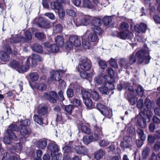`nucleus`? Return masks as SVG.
<instances>
[{
    "mask_svg": "<svg viewBox=\"0 0 160 160\" xmlns=\"http://www.w3.org/2000/svg\"><path fill=\"white\" fill-rule=\"evenodd\" d=\"M149 54L150 51L147 47L138 51L135 54L133 53L130 56L129 63L131 65L136 62L137 58H138V62L139 64L142 63L148 64L151 58Z\"/></svg>",
    "mask_w": 160,
    "mask_h": 160,
    "instance_id": "f257e3e1",
    "label": "nucleus"
},
{
    "mask_svg": "<svg viewBox=\"0 0 160 160\" xmlns=\"http://www.w3.org/2000/svg\"><path fill=\"white\" fill-rule=\"evenodd\" d=\"M112 18L111 16H106L104 17L102 19V21L104 25H109L112 22Z\"/></svg>",
    "mask_w": 160,
    "mask_h": 160,
    "instance_id": "ea45409f",
    "label": "nucleus"
},
{
    "mask_svg": "<svg viewBox=\"0 0 160 160\" xmlns=\"http://www.w3.org/2000/svg\"><path fill=\"white\" fill-rule=\"evenodd\" d=\"M74 107L71 105L64 106V109L65 111L68 113V115L65 114V115L68 119H71V114L72 113V111L74 109Z\"/></svg>",
    "mask_w": 160,
    "mask_h": 160,
    "instance_id": "4be33fe9",
    "label": "nucleus"
},
{
    "mask_svg": "<svg viewBox=\"0 0 160 160\" xmlns=\"http://www.w3.org/2000/svg\"><path fill=\"white\" fill-rule=\"evenodd\" d=\"M59 47L56 44H53L51 45L49 47V49L52 52L56 53L59 51Z\"/></svg>",
    "mask_w": 160,
    "mask_h": 160,
    "instance_id": "6e6d98bb",
    "label": "nucleus"
},
{
    "mask_svg": "<svg viewBox=\"0 0 160 160\" xmlns=\"http://www.w3.org/2000/svg\"><path fill=\"white\" fill-rule=\"evenodd\" d=\"M92 29L94 32L99 34L102 32L101 29L100 28L102 23V21L99 18H93L91 21Z\"/></svg>",
    "mask_w": 160,
    "mask_h": 160,
    "instance_id": "0eeeda50",
    "label": "nucleus"
},
{
    "mask_svg": "<svg viewBox=\"0 0 160 160\" xmlns=\"http://www.w3.org/2000/svg\"><path fill=\"white\" fill-rule=\"evenodd\" d=\"M125 129L127 132L130 134H133L135 132L134 128L131 124L128 125L126 127Z\"/></svg>",
    "mask_w": 160,
    "mask_h": 160,
    "instance_id": "5fc2aeb1",
    "label": "nucleus"
},
{
    "mask_svg": "<svg viewBox=\"0 0 160 160\" xmlns=\"http://www.w3.org/2000/svg\"><path fill=\"white\" fill-rule=\"evenodd\" d=\"M84 35L81 37L82 42V44L83 46L86 49H89L91 46V44L90 42L85 40H83Z\"/></svg>",
    "mask_w": 160,
    "mask_h": 160,
    "instance_id": "a18cd8bd",
    "label": "nucleus"
},
{
    "mask_svg": "<svg viewBox=\"0 0 160 160\" xmlns=\"http://www.w3.org/2000/svg\"><path fill=\"white\" fill-rule=\"evenodd\" d=\"M35 87L38 89L43 91L46 89L47 88V85L44 83H37L35 85Z\"/></svg>",
    "mask_w": 160,
    "mask_h": 160,
    "instance_id": "a19ab883",
    "label": "nucleus"
},
{
    "mask_svg": "<svg viewBox=\"0 0 160 160\" xmlns=\"http://www.w3.org/2000/svg\"><path fill=\"white\" fill-rule=\"evenodd\" d=\"M42 60V58L39 55L33 54L28 58L26 62L27 63H28L31 61L32 66H34L36 65L37 61L41 62Z\"/></svg>",
    "mask_w": 160,
    "mask_h": 160,
    "instance_id": "1a4fd4ad",
    "label": "nucleus"
},
{
    "mask_svg": "<svg viewBox=\"0 0 160 160\" xmlns=\"http://www.w3.org/2000/svg\"><path fill=\"white\" fill-rule=\"evenodd\" d=\"M81 44V38L76 35L70 36L68 40L65 43V47L66 48L70 50L72 49L73 46L75 47H79Z\"/></svg>",
    "mask_w": 160,
    "mask_h": 160,
    "instance_id": "7ed1b4c3",
    "label": "nucleus"
},
{
    "mask_svg": "<svg viewBox=\"0 0 160 160\" xmlns=\"http://www.w3.org/2000/svg\"><path fill=\"white\" fill-rule=\"evenodd\" d=\"M114 86L113 83H106L104 84L103 86L99 88L100 91L102 93L106 94H109V91L114 89Z\"/></svg>",
    "mask_w": 160,
    "mask_h": 160,
    "instance_id": "f8f14e48",
    "label": "nucleus"
},
{
    "mask_svg": "<svg viewBox=\"0 0 160 160\" xmlns=\"http://www.w3.org/2000/svg\"><path fill=\"white\" fill-rule=\"evenodd\" d=\"M103 78L107 81V83H112L114 81L113 78L111 76H110L108 75H105L103 77Z\"/></svg>",
    "mask_w": 160,
    "mask_h": 160,
    "instance_id": "bf43d9fd",
    "label": "nucleus"
},
{
    "mask_svg": "<svg viewBox=\"0 0 160 160\" xmlns=\"http://www.w3.org/2000/svg\"><path fill=\"white\" fill-rule=\"evenodd\" d=\"M4 49L5 52L4 51H0V58L2 61L7 62L9 59L8 54L11 52V51L10 47L8 45L5 47Z\"/></svg>",
    "mask_w": 160,
    "mask_h": 160,
    "instance_id": "6e6552de",
    "label": "nucleus"
},
{
    "mask_svg": "<svg viewBox=\"0 0 160 160\" xmlns=\"http://www.w3.org/2000/svg\"><path fill=\"white\" fill-rule=\"evenodd\" d=\"M59 150V148L58 146L54 142L50 143L47 147V152L51 153V155L52 157L55 155L56 152L58 151Z\"/></svg>",
    "mask_w": 160,
    "mask_h": 160,
    "instance_id": "ddd939ff",
    "label": "nucleus"
},
{
    "mask_svg": "<svg viewBox=\"0 0 160 160\" xmlns=\"http://www.w3.org/2000/svg\"><path fill=\"white\" fill-rule=\"evenodd\" d=\"M96 5L95 9L98 11L101 10L103 6L106 7L109 4L108 0H92Z\"/></svg>",
    "mask_w": 160,
    "mask_h": 160,
    "instance_id": "9d476101",
    "label": "nucleus"
},
{
    "mask_svg": "<svg viewBox=\"0 0 160 160\" xmlns=\"http://www.w3.org/2000/svg\"><path fill=\"white\" fill-rule=\"evenodd\" d=\"M62 27L60 24L56 25L53 28V31L54 32L58 33L61 32Z\"/></svg>",
    "mask_w": 160,
    "mask_h": 160,
    "instance_id": "de8ad7c7",
    "label": "nucleus"
},
{
    "mask_svg": "<svg viewBox=\"0 0 160 160\" xmlns=\"http://www.w3.org/2000/svg\"><path fill=\"white\" fill-rule=\"evenodd\" d=\"M81 128L82 132L84 133L89 134L91 132L90 129L87 126L82 125Z\"/></svg>",
    "mask_w": 160,
    "mask_h": 160,
    "instance_id": "09e8293b",
    "label": "nucleus"
},
{
    "mask_svg": "<svg viewBox=\"0 0 160 160\" xmlns=\"http://www.w3.org/2000/svg\"><path fill=\"white\" fill-rule=\"evenodd\" d=\"M121 146L124 149L125 148H129L130 145L128 142L124 141L122 142L120 144Z\"/></svg>",
    "mask_w": 160,
    "mask_h": 160,
    "instance_id": "69168bd1",
    "label": "nucleus"
},
{
    "mask_svg": "<svg viewBox=\"0 0 160 160\" xmlns=\"http://www.w3.org/2000/svg\"><path fill=\"white\" fill-rule=\"evenodd\" d=\"M146 121L145 118L140 116L138 118L137 124L142 128H144L146 126Z\"/></svg>",
    "mask_w": 160,
    "mask_h": 160,
    "instance_id": "a878e982",
    "label": "nucleus"
},
{
    "mask_svg": "<svg viewBox=\"0 0 160 160\" xmlns=\"http://www.w3.org/2000/svg\"><path fill=\"white\" fill-rule=\"evenodd\" d=\"M128 90L131 93H133L134 96H139L142 97L144 95V89L141 86L139 85L137 87L135 92L133 90L130 89V88H128Z\"/></svg>",
    "mask_w": 160,
    "mask_h": 160,
    "instance_id": "2eb2a0df",
    "label": "nucleus"
},
{
    "mask_svg": "<svg viewBox=\"0 0 160 160\" xmlns=\"http://www.w3.org/2000/svg\"><path fill=\"white\" fill-rule=\"evenodd\" d=\"M129 24L126 22L122 23L120 26V29L122 31L118 34V37L120 38L125 39L127 38L131 39L133 37V34L131 32L128 31Z\"/></svg>",
    "mask_w": 160,
    "mask_h": 160,
    "instance_id": "f03ea898",
    "label": "nucleus"
},
{
    "mask_svg": "<svg viewBox=\"0 0 160 160\" xmlns=\"http://www.w3.org/2000/svg\"><path fill=\"white\" fill-rule=\"evenodd\" d=\"M46 20L44 17H41L39 18L38 19V25L39 27H42L44 25Z\"/></svg>",
    "mask_w": 160,
    "mask_h": 160,
    "instance_id": "864d4df0",
    "label": "nucleus"
},
{
    "mask_svg": "<svg viewBox=\"0 0 160 160\" xmlns=\"http://www.w3.org/2000/svg\"><path fill=\"white\" fill-rule=\"evenodd\" d=\"M98 63L100 68L102 69H104L107 67L106 62L102 60H99Z\"/></svg>",
    "mask_w": 160,
    "mask_h": 160,
    "instance_id": "13d9d810",
    "label": "nucleus"
},
{
    "mask_svg": "<svg viewBox=\"0 0 160 160\" xmlns=\"http://www.w3.org/2000/svg\"><path fill=\"white\" fill-rule=\"evenodd\" d=\"M31 80L32 81H37L39 78V76L37 73L35 72H31L29 74Z\"/></svg>",
    "mask_w": 160,
    "mask_h": 160,
    "instance_id": "c03bdc74",
    "label": "nucleus"
},
{
    "mask_svg": "<svg viewBox=\"0 0 160 160\" xmlns=\"http://www.w3.org/2000/svg\"><path fill=\"white\" fill-rule=\"evenodd\" d=\"M64 72L62 70L54 71L52 72L51 76L48 79V82L51 83L54 81H58L59 78L60 73H64Z\"/></svg>",
    "mask_w": 160,
    "mask_h": 160,
    "instance_id": "dca6fc26",
    "label": "nucleus"
},
{
    "mask_svg": "<svg viewBox=\"0 0 160 160\" xmlns=\"http://www.w3.org/2000/svg\"><path fill=\"white\" fill-rule=\"evenodd\" d=\"M67 97L69 98H72L74 94V92L73 90L69 88H67L66 92Z\"/></svg>",
    "mask_w": 160,
    "mask_h": 160,
    "instance_id": "052dcab7",
    "label": "nucleus"
},
{
    "mask_svg": "<svg viewBox=\"0 0 160 160\" xmlns=\"http://www.w3.org/2000/svg\"><path fill=\"white\" fill-rule=\"evenodd\" d=\"M93 141V136H85L83 137V141L86 144H88Z\"/></svg>",
    "mask_w": 160,
    "mask_h": 160,
    "instance_id": "4c0bfd02",
    "label": "nucleus"
},
{
    "mask_svg": "<svg viewBox=\"0 0 160 160\" xmlns=\"http://www.w3.org/2000/svg\"><path fill=\"white\" fill-rule=\"evenodd\" d=\"M150 152V149L148 147L146 148L143 151L142 153V157L143 159H145L147 158Z\"/></svg>",
    "mask_w": 160,
    "mask_h": 160,
    "instance_id": "3c124183",
    "label": "nucleus"
},
{
    "mask_svg": "<svg viewBox=\"0 0 160 160\" xmlns=\"http://www.w3.org/2000/svg\"><path fill=\"white\" fill-rule=\"evenodd\" d=\"M91 67V63L90 61L85 57H82L80 59L79 63L78 71L81 70L83 71H88Z\"/></svg>",
    "mask_w": 160,
    "mask_h": 160,
    "instance_id": "39448f33",
    "label": "nucleus"
},
{
    "mask_svg": "<svg viewBox=\"0 0 160 160\" xmlns=\"http://www.w3.org/2000/svg\"><path fill=\"white\" fill-rule=\"evenodd\" d=\"M55 42L57 45L60 48L62 47L64 45V39L61 36H57L55 38Z\"/></svg>",
    "mask_w": 160,
    "mask_h": 160,
    "instance_id": "cd10ccee",
    "label": "nucleus"
},
{
    "mask_svg": "<svg viewBox=\"0 0 160 160\" xmlns=\"http://www.w3.org/2000/svg\"><path fill=\"white\" fill-rule=\"evenodd\" d=\"M94 82L96 85H98L102 83V78L99 76L95 77L94 79Z\"/></svg>",
    "mask_w": 160,
    "mask_h": 160,
    "instance_id": "680f3d73",
    "label": "nucleus"
},
{
    "mask_svg": "<svg viewBox=\"0 0 160 160\" xmlns=\"http://www.w3.org/2000/svg\"><path fill=\"white\" fill-rule=\"evenodd\" d=\"M143 101L142 99H140L138 101L137 106L138 108L141 109V112H144L145 108H144V105L143 104Z\"/></svg>",
    "mask_w": 160,
    "mask_h": 160,
    "instance_id": "49530a36",
    "label": "nucleus"
},
{
    "mask_svg": "<svg viewBox=\"0 0 160 160\" xmlns=\"http://www.w3.org/2000/svg\"><path fill=\"white\" fill-rule=\"evenodd\" d=\"M43 97L50 102L53 103L56 102L58 99L57 95L54 91H51L49 92V94L45 92L44 93Z\"/></svg>",
    "mask_w": 160,
    "mask_h": 160,
    "instance_id": "9b49d317",
    "label": "nucleus"
},
{
    "mask_svg": "<svg viewBox=\"0 0 160 160\" xmlns=\"http://www.w3.org/2000/svg\"><path fill=\"white\" fill-rule=\"evenodd\" d=\"M103 152L102 150H100L95 154V158L97 160H99L102 157Z\"/></svg>",
    "mask_w": 160,
    "mask_h": 160,
    "instance_id": "8fccbe9b",
    "label": "nucleus"
},
{
    "mask_svg": "<svg viewBox=\"0 0 160 160\" xmlns=\"http://www.w3.org/2000/svg\"><path fill=\"white\" fill-rule=\"evenodd\" d=\"M25 38H22V36H15L12 37L10 39V42L12 44L18 43L20 42H27L30 40L32 39L31 33L28 31H26L25 32Z\"/></svg>",
    "mask_w": 160,
    "mask_h": 160,
    "instance_id": "423d86ee",
    "label": "nucleus"
},
{
    "mask_svg": "<svg viewBox=\"0 0 160 160\" xmlns=\"http://www.w3.org/2000/svg\"><path fill=\"white\" fill-rule=\"evenodd\" d=\"M137 133L139 135L141 140L144 141L146 139V136L144 133L143 130L141 128H138L137 130Z\"/></svg>",
    "mask_w": 160,
    "mask_h": 160,
    "instance_id": "58836bf2",
    "label": "nucleus"
},
{
    "mask_svg": "<svg viewBox=\"0 0 160 160\" xmlns=\"http://www.w3.org/2000/svg\"><path fill=\"white\" fill-rule=\"evenodd\" d=\"M81 93L83 100L89 98L91 93L88 91L82 89L81 90Z\"/></svg>",
    "mask_w": 160,
    "mask_h": 160,
    "instance_id": "c9c22d12",
    "label": "nucleus"
},
{
    "mask_svg": "<svg viewBox=\"0 0 160 160\" xmlns=\"http://www.w3.org/2000/svg\"><path fill=\"white\" fill-rule=\"evenodd\" d=\"M13 148L15 152H18L22 149V146L21 143H18L16 144Z\"/></svg>",
    "mask_w": 160,
    "mask_h": 160,
    "instance_id": "603ef678",
    "label": "nucleus"
},
{
    "mask_svg": "<svg viewBox=\"0 0 160 160\" xmlns=\"http://www.w3.org/2000/svg\"><path fill=\"white\" fill-rule=\"evenodd\" d=\"M22 62L21 61H18L13 60L10 62L9 66L16 69L17 71L19 67L22 65Z\"/></svg>",
    "mask_w": 160,
    "mask_h": 160,
    "instance_id": "b1692460",
    "label": "nucleus"
},
{
    "mask_svg": "<svg viewBox=\"0 0 160 160\" xmlns=\"http://www.w3.org/2000/svg\"><path fill=\"white\" fill-rule=\"evenodd\" d=\"M20 132V134L23 137V138H21L20 139V141L21 142H24L26 139L25 136L28 135L30 133V129L25 126L19 127Z\"/></svg>",
    "mask_w": 160,
    "mask_h": 160,
    "instance_id": "4468645a",
    "label": "nucleus"
},
{
    "mask_svg": "<svg viewBox=\"0 0 160 160\" xmlns=\"http://www.w3.org/2000/svg\"><path fill=\"white\" fill-rule=\"evenodd\" d=\"M66 12L69 16L74 17L76 15V12L75 11L70 9H67L66 10Z\"/></svg>",
    "mask_w": 160,
    "mask_h": 160,
    "instance_id": "774afa93",
    "label": "nucleus"
},
{
    "mask_svg": "<svg viewBox=\"0 0 160 160\" xmlns=\"http://www.w3.org/2000/svg\"><path fill=\"white\" fill-rule=\"evenodd\" d=\"M35 35L36 38L39 40H42L45 38V35L42 32H37L35 34Z\"/></svg>",
    "mask_w": 160,
    "mask_h": 160,
    "instance_id": "338daca9",
    "label": "nucleus"
},
{
    "mask_svg": "<svg viewBox=\"0 0 160 160\" xmlns=\"http://www.w3.org/2000/svg\"><path fill=\"white\" fill-rule=\"evenodd\" d=\"M119 64L121 67L125 68H127L129 66L128 61L124 58L120 59Z\"/></svg>",
    "mask_w": 160,
    "mask_h": 160,
    "instance_id": "79ce46f5",
    "label": "nucleus"
},
{
    "mask_svg": "<svg viewBox=\"0 0 160 160\" xmlns=\"http://www.w3.org/2000/svg\"><path fill=\"white\" fill-rule=\"evenodd\" d=\"M37 145L39 148L44 149L47 145V140L45 139H40L37 142Z\"/></svg>",
    "mask_w": 160,
    "mask_h": 160,
    "instance_id": "393cba45",
    "label": "nucleus"
},
{
    "mask_svg": "<svg viewBox=\"0 0 160 160\" xmlns=\"http://www.w3.org/2000/svg\"><path fill=\"white\" fill-rule=\"evenodd\" d=\"M81 77L83 79H87L88 78L91 77L93 76L94 73H92L91 74H89L86 72L83 71L81 72L80 73Z\"/></svg>",
    "mask_w": 160,
    "mask_h": 160,
    "instance_id": "2f4dec72",
    "label": "nucleus"
},
{
    "mask_svg": "<svg viewBox=\"0 0 160 160\" xmlns=\"http://www.w3.org/2000/svg\"><path fill=\"white\" fill-rule=\"evenodd\" d=\"M32 48L33 50L38 53H41L43 52L42 48V46L38 44H34L32 47Z\"/></svg>",
    "mask_w": 160,
    "mask_h": 160,
    "instance_id": "473e14b6",
    "label": "nucleus"
},
{
    "mask_svg": "<svg viewBox=\"0 0 160 160\" xmlns=\"http://www.w3.org/2000/svg\"><path fill=\"white\" fill-rule=\"evenodd\" d=\"M133 96V93H131L129 91V94L128 95L127 99L132 105H134L137 102L138 99Z\"/></svg>",
    "mask_w": 160,
    "mask_h": 160,
    "instance_id": "5701e85b",
    "label": "nucleus"
},
{
    "mask_svg": "<svg viewBox=\"0 0 160 160\" xmlns=\"http://www.w3.org/2000/svg\"><path fill=\"white\" fill-rule=\"evenodd\" d=\"M58 15L61 18H62L65 15V12L62 7L58 10Z\"/></svg>",
    "mask_w": 160,
    "mask_h": 160,
    "instance_id": "e2e57ef3",
    "label": "nucleus"
},
{
    "mask_svg": "<svg viewBox=\"0 0 160 160\" xmlns=\"http://www.w3.org/2000/svg\"><path fill=\"white\" fill-rule=\"evenodd\" d=\"M20 127H23V126H27L30 125L31 122L30 120L28 119H26L24 121H20Z\"/></svg>",
    "mask_w": 160,
    "mask_h": 160,
    "instance_id": "0e129e2a",
    "label": "nucleus"
},
{
    "mask_svg": "<svg viewBox=\"0 0 160 160\" xmlns=\"http://www.w3.org/2000/svg\"><path fill=\"white\" fill-rule=\"evenodd\" d=\"M154 105L153 102H151V100L148 98H146L144 101V107H145L147 109H151Z\"/></svg>",
    "mask_w": 160,
    "mask_h": 160,
    "instance_id": "c756f323",
    "label": "nucleus"
},
{
    "mask_svg": "<svg viewBox=\"0 0 160 160\" xmlns=\"http://www.w3.org/2000/svg\"><path fill=\"white\" fill-rule=\"evenodd\" d=\"M82 7L89 9L93 8L92 3L89 0H83L82 2Z\"/></svg>",
    "mask_w": 160,
    "mask_h": 160,
    "instance_id": "72a5a7b5",
    "label": "nucleus"
},
{
    "mask_svg": "<svg viewBox=\"0 0 160 160\" xmlns=\"http://www.w3.org/2000/svg\"><path fill=\"white\" fill-rule=\"evenodd\" d=\"M101 113L103 115L107 116L108 118H111L112 116V111L110 109L108 108L106 106L101 111Z\"/></svg>",
    "mask_w": 160,
    "mask_h": 160,
    "instance_id": "c85d7f7f",
    "label": "nucleus"
},
{
    "mask_svg": "<svg viewBox=\"0 0 160 160\" xmlns=\"http://www.w3.org/2000/svg\"><path fill=\"white\" fill-rule=\"evenodd\" d=\"M91 95L92 98L94 100L97 101H99L101 98L98 93L95 91H92Z\"/></svg>",
    "mask_w": 160,
    "mask_h": 160,
    "instance_id": "f704fd0d",
    "label": "nucleus"
},
{
    "mask_svg": "<svg viewBox=\"0 0 160 160\" xmlns=\"http://www.w3.org/2000/svg\"><path fill=\"white\" fill-rule=\"evenodd\" d=\"M35 122L40 125H42L43 124V119L42 118L38 115H35L33 117Z\"/></svg>",
    "mask_w": 160,
    "mask_h": 160,
    "instance_id": "e433bc0d",
    "label": "nucleus"
},
{
    "mask_svg": "<svg viewBox=\"0 0 160 160\" xmlns=\"http://www.w3.org/2000/svg\"><path fill=\"white\" fill-rule=\"evenodd\" d=\"M92 19V17L85 14L80 15L74 21V24L77 27L81 25L86 26L89 24Z\"/></svg>",
    "mask_w": 160,
    "mask_h": 160,
    "instance_id": "20e7f679",
    "label": "nucleus"
},
{
    "mask_svg": "<svg viewBox=\"0 0 160 160\" xmlns=\"http://www.w3.org/2000/svg\"><path fill=\"white\" fill-rule=\"evenodd\" d=\"M83 100V102L87 108L92 109L95 107L92 100L89 98H87Z\"/></svg>",
    "mask_w": 160,
    "mask_h": 160,
    "instance_id": "bb28decb",
    "label": "nucleus"
},
{
    "mask_svg": "<svg viewBox=\"0 0 160 160\" xmlns=\"http://www.w3.org/2000/svg\"><path fill=\"white\" fill-rule=\"evenodd\" d=\"M27 64L24 65H21L19 67L18 71L20 72H27L28 70L29 69V66L30 64V63L29 62V63H27Z\"/></svg>",
    "mask_w": 160,
    "mask_h": 160,
    "instance_id": "7c9ffc66",
    "label": "nucleus"
},
{
    "mask_svg": "<svg viewBox=\"0 0 160 160\" xmlns=\"http://www.w3.org/2000/svg\"><path fill=\"white\" fill-rule=\"evenodd\" d=\"M95 133L91 136H93V140L97 141L102 136L101 128L96 126L95 127Z\"/></svg>",
    "mask_w": 160,
    "mask_h": 160,
    "instance_id": "6ab92c4d",
    "label": "nucleus"
},
{
    "mask_svg": "<svg viewBox=\"0 0 160 160\" xmlns=\"http://www.w3.org/2000/svg\"><path fill=\"white\" fill-rule=\"evenodd\" d=\"M74 152L78 154L85 155L87 153L88 150L84 146H77L74 148Z\"/></svg>",
    "mask_w": 160,
    "mask_h": 160,
    "instance_id": "a211bd4d",
    "label": "nucleus"
},
{
    "mask_svg": "<svg viewBox=\"0 0 160 160\" xmlns=\"http://www.w3.org/2000/svg\"><path fill=\"white\" fill-rule=\"evenodd\" d=\"M7 132L8 137L12 140H15L17 139L16 136L13 133V131L10 130H8Z\"/></svg>",
    "mask_w": 160,
    "mask_h": 160,
    "instance_id": "4d7b16f0",
    "label": "nucleus"
},
{
    "mask_svg": "<svg viewBox=\"0 0 160 160\" xmlns=\"http://www.w3.org/2000/svg\"><path fill=\"white\" fill-rule=\"evenodd\" d=\"M51 7L52 9L58 10L62 7V6L61 4L58 2H52L51 3Z\"/></svg>",
    "mask_w": 160,
    "mask_h": 160,
    "instance_id": "37998d69",
    "label": "nucleus"
},
{
    "mask_svg": "<svg viewBox=\"0 0 160 160\" xmlns=\"http://www.w3.org/2000/svg\"><path fill=\"white\" fill-rule=\"evenodd\" d=\"M147 27V26L146 24L142 23L139 25L138 24L136 25L134 27V29L136 32L138 33L144 32L146 31Z\"/></svg>",
    "mask_w": 160,
    "mask_h": 160,
    "instance_id": "aec40b11",
    "label": "nucleus"
},
{
    "mask_svg": "<svg viewBox=\"0 0 160 160\" xmlns=\"http://www.w3.org/2000/svg\"><path fill=\"white\" fill-rule=\"evenodd\" d=\"M38 112L40 115H44L48 113V109L47 107L42 105H39L38 108Z\"/></svg>",
    "mask_w": 160,
    "mask_h": 160,
    "instance_id": "412c9836",
    "label": "nucleus"
},
{
    "mask_svg": "<svg viewBox=\"0 0 160 160\" xmlns=\"http://www.w3.org/2000/svg\"><path fill=\"white\" fill-rule=\"evenodd\" d=\"M88 40L92 42H96L98 40L97 33L92 30V32L87 31L86 32Z\"/></svg>",
    "mask_w": 160,
    "mask_h": 160,
    "instance_id": "f3484780",
    "label": "nucleus"
}]
</instances>
